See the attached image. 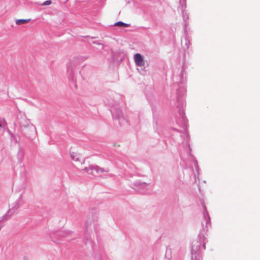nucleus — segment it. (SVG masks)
<instances>
[{
    "mask_svg": "<svg viewBox=\"0 0 260 260\" xmlns=\"http://www.w3.org/2000/svg\"><path fill=\"white\" fill-rule=\"evenodd\" d=\"M70 155L71 158L74 161L82 162L84 160L82 155L77 152L71 151Z\"/></svg>",
    "mask_w": 260,
    "mask_h": 260,
    "instance_id": "obj_2",
    "label": "nucleus"
},
{
    "mask_svg": "<svg viewBox=\"0 0 260 260\" xmlns=\"http://www.w3.org/2000/svg\"><path fill=\"white\" fill-rule=\"evenodd\" d=\"M24 260H28L27 259H25Z\"/></svg>",
    "mask_w": 260,
    "mask_h": 260,
    "instance_id": "obj_7",
    "label": "nucleus"
},
{
    "mask_svg": "<svg viewBox=\"0 0 260 260\" xmlns=\"http://www.w3.org/2000/svg\"><path fill=\"white\" fill-rule=\"evenodd\" d=\"M115 25L118 27H127L129 26V24L124 23L122 22L119 21L115 23Z\"/></svg>",
    "mask_w": 260,
    "mask_h": 260,
    "instance_id": "obj_5",
    "label": "nucleus"
},
{
    "mask_svg": "<svg viewBox=\"0 0 260 260\" xmlns=\"http://www.w3.org/2000/svg\"><path fill=\"white\" fill-rule=\"evenodd\" d=\"M83 171L86 172L89 175L93 176H95L97 174H102L104 172H108L107 171L105 170L103 168H101L97 166L88 165L83 168Z\"/></svg>",
    "mask_w": 260,
    "mask_h": 260,
    "instance_id": "obj_1",
    "label": "nucleus"
},
{
    "mask_svg": "<svg viewBox=\"0 0 260 260\" xmlns=\"http://www.w3.org/2000/svg\"><path fill=\"white\" fill-rule=\"evenodd\" d=\"M134 60L137 66L142 67L144 65L143 57L140 54H136L134 56Z\"/></svg>",
    "mask_w": 260,
    "mask_h": 260,
    "instance_id": "obj_3",
    "label": "nucleus"
},
{
    "mask_svg": "<svg viewBox=\"0 0 260 260\" xmlns=\"http://www.w3.org/2000/svg\"><path fill=\"white\" fill-rule=\"evenodd\" d=\"M51 1L50 0L46 1L43 3V5H49L51 4Z\"/></svg>",
    "mask_w": 260,
    "mask_h": 260,
    "instance_id": "obj_6",
    "label": "nucleus"
},
{
    "mask_svg": "<svg viewBox=\"0 0 260 260\" xmlns=\"http://www.w3.org/2000/svg\"><path fill=\"white\" fill-rule=\"evenodd\" d=\"M30 19H17L15 20V23L17 25H20L23 24H26L30 22Z\"/></svg>",
    "mask_w": 260,
    "mask_h": 260,
    "instance_id": "obj_4",
    "label": "nucleus"
}]
</instances>
